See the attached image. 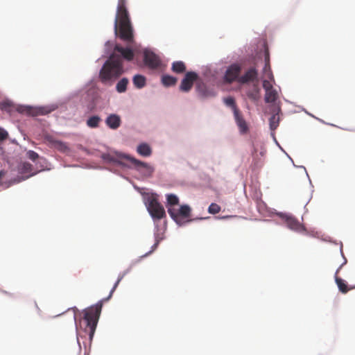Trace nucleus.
<instances>
[{"label": "nucleus", "mask_w": 355, "mask_h": 355, "mask_svg": "<svg viewBox=\"0 0 355 355\" xmlns=\"http://www.w3.org/2000/svg\"><path fill=\"white\" fill-rule=\"evenodd\" d=\"M302 110L303 111H304V112H305V113H306L308 115H309V116H312V117H313V118L316 119L317 120L320 121V122H322V123H324V121L323 120L320 119H318V118L315 117V116H313V114H311V113H309V112H307L305 109L302 108Z\"/></svg>", "instance_id": "obj_43"}, {"label": "nucleus", "mask_w": 355, "mask_h": 355, "mask_svg": "<svg viewBox=\"0 0 355 355\" xmlns=\"http://www.w3.org/2000/svg\"><path fill=\"white\" fill-rule=\"evenodd\" d=\"M50 142L53 147L55 148L57 150L60 151V153H64L69 150L67 144L62 141L51 139Z\"/></svg>", "instance_id": "obj_26"}, {"label": "nucleus", "mask_w": 355, "mask_h": 355, "mask_svg": "<svg viewBox=\"0 0 355 355\" xmlns=\"http://www.w3.org/2000/svg\"><path fill=\"white\" fill-rule=\"evenodd\" d=\"M263 221L269 222V221H270V220H263Z\"/></svg>", "instance_id": "obj_56"}, {"label": "nucleus", "mask_w": 355, "mask_h": 355, "mask_svg": "<svg viewBox=\"0 0 355 355\" xmlns=\"http://www.w3.org/2000/svg\"><path fill=\"white\" fill-rule=\"evenodd\" d=\"M270 110L272 114L269 119V125L270 130L274 131L279 125V117L278 115L281 112V106L275 105L273 108H270Z\"/></svg>", "instance_id": "obj_16"}, {"label": "nucleus", "mask_w": 355, "mask_h": 355, "mask_svg": "<svg viewBox=\"0 0 355 355\" xmlns=\"http://www.w3.org/2000/svg\"><path fill=\"white\" fill-rule=\"evenodd\" d=\"M132 83L137 89H142L146 85V78L141 74H135L132 77Z\"/></svg>", "instance_id": "obj_27"}, {"label": "nucleus", "mask_w": 355, "mask_h": 355, "mask_svg": "<svg viewBox=\"0 0 355 355\" xmlns=\"http://www.w3.org/2000/svg\"><path fill=\"white\" fill-rule=\"evenodd\" d=\"M143 202L150 216L153 220V236L155 243L151 246L149 251L139 257L137 262L141 259L149 256L157 248L159 243L164 239V234L166 228V223L165 220L162 222V220L165 219L166 217L165 209L163 205L159 202V200L157 199V196L155 194L150 196L148 193H143Z\"/></svg>", "instance_id": "obj_3"}, {"label": "nucleus", "mask_w": 355, "mask_h": 355, "mask_svg": "<svg viewBox=\"0 0 355 355\" xmlns=\"http://www.w3.org/2000/svg\"><path fill=\"white\" fill-rule=\"evenodd\" d=\"M230 216H222V217H220V219H225V218H230Z\"/></svg>", "instance_id": "obj_52"}, {"label": "nucleus", "mask_w": 355, "mask_h": 355, "mask_svg": "<svg viewBox=\"0 0 355 355\" xmlns=\"http://www.w3.org/2000/svg\"><path fill=\"white\" fill-rule=\"evenodd\" d=\"M102 118L98 114H92L87 117L86 120V125L89 128H98L102 122Z\"/></svg>", "instance_id": "obj_23"}, {"label": "nucleus", "mask_w": 355, "mask_h": 355, "mask_svg": "<svg viewBox=\"0 0 355 355\" xmlns=\"http://www.w3.org/2000/svg\"><path fill=\"white\" fill-rule=\"evenodd\" d=\"M257 74L256 67H252L239 78V82L243 84L252 82L257 78Z\"/></svg>", "instance_id": "obj_21"}, {"label": "nucleus", "mask_w": 355, "mask_h": 355, "mask_svg": "<svg viewBox=\"0 0 355 355\" xmlns=\"http://www.w3.org/2000/svg\"><path fill=\"white\" fill-rule=\"evenodd\" d=\"M144 63L148 68L155 69L161 65V60L153 51L145 49L144 51Z\"/></svg>", "instance_id": "obj_11"}, {"label": "nucleus", "mask_w": 355, "mask_h": 355, "mask_svg": "<svg viewBox=\"0 0 355 355\" xmlns=\"http://www.w3.org/2000/svg\"><path fill=\"white\" fill-rule=\"evenodd\" d=\"M340 252L342 257L343 258V262L340 264V266L336 270L334 277H335V282L338 286L339 291L343 293H345L349 290L347 288V285L345 284V281L343 279H341L337 276L338 271L341 269V268L344 265H345L347 263V259L345 258V257L343 254V243H340Z\"/></svg>", "instance_id": "obj_15"}, {"label": "nucleus", "mask_w": 355, "mask_h": 355, "mask_svg": "<svg viewBox=\"0 0 355 355\" xmlns=\"http://www.w3.org/2000/svg\"><path fill=\"white\" fill-rule=\"evenodd\" d=\"M68 309H73L74 311L77 310V308L76 306L69 308Z\"/></svg>", "instance_id": "obj_53"}, {"label": "nucleus", "mask_w": 355, "mask_h": 355, "mask_svg": "<svg viewBox=\"0 0 355 355\" xmlns=\"http://www.w3.org/2000/svg\"><path fill=\"white\" fill-rule=\"evenodd\" d=\"M272 137H273V139H274V141H275V142L276 145L279 148V149H280L282 151H283L284 153H286V152L283 149V148L279 145V143H278V141H277V139H276V138H275V135H274L273 134H272Z\"/></svg>", "instance_id": "obj_44"}, {"label": "nucleus", "mask_w": 355, "mask_h": 355, "mask_svg": "<svg viewBox=\"0 0 355 355\" xmlns=\"http://www.w3.org/2000/svg\"><path fill=\"white\" fill-rule=\"evenodd\" d=\"M119 283L120 282H118V279H116V281L115 282V283L113 285L114 289H116L117 288Z\"/></svg>", "instance_id": "obj_46"}, {"label": "nucleus", "mask_w": 355, "mask_h": 355, "mask_svg": "<svg viewBox=\"0 0 355 355\" xmlns=\"http://www.w3.org/2000/svg\"><path fill=\"white\" fill-rule=\"evenodd\" d=\"M116 153L119 157H123L135 165V168L143 176L150 178L153 175L155 168L151 164L137 159L128 154L121 152H116Z\"/></svg>", "instance_id": "obj_8"}, {"label": "nucleus", "mask_w": 355, "mask_h": 355, "mask_svg": "<svg viewBox=\"0 0 355 355\" xmlns=\"http://www.w3.org/2000/svg\"><path fill=\"white\" fill-rule=\"evenodd\" d=\"M133 187H134V189H135L136 191H139V192L141 193V196H142V197H143V193H147V192H144H144H142V191H141V190H142L143 189H141L140 187H137V185H135V184H134V185H133ZM148 195H150H150H153V194H155V195L157 196V199L158 200V196H157V193H148Z\"/></svg>", "instance_id": "obj_40"}, {"label": "nucleus", "mask_w": 355, "mask_h": 355, "mask_svg": "<svg viewBox=\"0 0 355 355\" xmlns=\"http://www.w3.org/2000/svg\"><path fill=\"white\" fill-rule=\"evenodd\" d=\"M8 136V132L4 128L0 127V141L5 140Z\"/></svg>", "instance_id": "obj_38"}, {"label": "nucleus", "mask_w": 355, "mask_h": 355, "mask_svg": "<svg viewBox=\"0 0 355 355\" xmlns=\"http://www.w3.org/2000/svg\"><path fill=\"white\" fill-rule=\"evenodd\" d=\"M137 152L140 155L145 157H148L152 155L153 150L150 146L148 144L143 142L137 146Z\"/></svg>", "instance_id": "obj_24"}, {"label": "nucleus", "mask_w": 355, "mask_h": 355, "mask_svg": "<svg viewBox=\"0 0 355 355\" xmlns=\"http://www.w3.org/2000/svg\"><path fill=\"white\" fill-rule=\"evenodd\" d=\"M196 92L198 97L201 100L214 98L217 95V92L214 87L209 86L204 83H199L196 85Z\"/></svg>", "instance_id": "obj_10"}, {"label": "nucleus", "mask_w": 355, "mask_h": 355, "mask_svg": "<svg viewBox=\"0 0 355 355\" xmlns=\"http://www.w3.org/2000/svg\"><path fill=\"white\" fill-rule=\"evenodd\" d=\"M241 69V65L238 63L230 64L225 71L224 76L225 80L230 83L236 80L239 77Z\"/></svg>", "instance_id": "obj_14"}, {"label": "nucleus", "mask_w": 355, "mask_h": 355, "mask_svg": "<svg viewBox=\"0 0 355 355\" xmlns=\"http://www.w3.org/2000/svg\"><path fill=\"white\" fill-rule=\"evenodd\" d=\"M128 83V78L126 77H123L117 82L115 87L116 91L119 94L125 92L127 90Z\"/></svg>", "instance_id": "obj_29"}, {"label": "nucleus", "mask_w": 355, "mask_h": 355, "mask_svg": "<svg viewBox=\"0 0 355 355\" xmlns=\"http://www.w3.org/2000/svg\"><path fill=\"white\" fill-rule=\"evenodd\" d=\"M119 175H120L121 177H122L123 178L125 179V180H128V178L125 177L124 175H121V174H119Z\"/></svg>", "instance_id": "obj_54"}, {"label": "nucleus", "mask_w": 355, "mask_h": 355, "mask_svg": "<svg viewBox=\"0 0 355 355\" xmlns=\"http://www.w3.org/2000/svg\"><path fill=\"white\" fill-rule=\"evenodd\" d=\"M293 166H294V167H296V168H303V169L304 170L305 173H306V177H307V178H308V179H309V181L310 184H311V179H310V178H309V174H308V173H307V171H306V168H305L304 166H297V165H295V164H293Z\"/></svg>", "instance_id": "obj_42"}, {"label": "nucleus", "mask_w": 355, "mask_h": 355, "mask_svg": "<svg viewBox=\"0 0 355 355\" xmlns=\"http://www.w3.org/2000/svg\"><path fill=\"white\" fill-rule=\"evenodd\" d=\"M220 210V207L216 203L212 202L208 207V212L211 214H216Z\"/></svg>", "instance_id": "obj_36"}, {"label": "nucleus", "mask_w": 355, "mask_h": 355, "mask_svg": "<svg viewBox=\"0 0 355 355\" xmlns=\"http://www.w3.org/2000/svg\"><path fill=\"white\" fill-rule=\"evenodd\" d=\"M3 160L8 165V168L0 171V186L6 189L10 186L19 183L28 178L36 175L38 172L49 170L46 162L35 163L40 165V168L33 171V166L28 162H23V152L20 147L15 146L13 150L2 149Z\"/></svg>", "instance_id": "obj_1"}, {"label": "nucleus", "mask_w": 355, "mask_h": 355, "mask_svg": "<svg viewBox=\"0 0 355 355\" xmlns=\"http://www.w3.org/2000/svg\"><path fill=\"white\" fill-rule=\"evenodd\" d=\"M77 343H78V345L79 347H80V348H81L80 343V341H79V337H78V336H77Z\"/></svg>", "instance_id": "obj_51"}, {"label": "nucleus", "mask_w": 355, "mask_h": 355, "mask_svg": "<svg viewBox=\"0 0 355 355\" xmlns=\"http://www.w3.org/2000/svg\"><path fill=\"white\" fill-rule=\"evenodd\" d=\"M26 157L33 161L34 163L36 162H46V159L43 157H40L39 155L33 150H29L26 152Z\"/></svg>", "instance_id": "obj_32"}, {"label": "nucleus", "mask_w": 355, "mask_h": 355, "mask_svg": "<svg viewBox=\"0 0 355 355\" xmlns=\"http://www.w3.org/2000/svg\"><path fill=\"white\" fill-rule=\"evenodd\" d=\"M80 92V102L87 108V112L94 111L100 98L98 88L88 84Z\"/></svg>", "instance_id": "obj_6"}, {"label": "nucleus", "mask_w": 355, "mask_h": 355, "mask_svg": "<svg viewBox=\"0 0 355 355\" xmlns=\"http://www.w3.org/2000/svg\"><path fill=\"white\" fill-rule=\"evenodd\" d=\"M285 154L286 155V156L288 157V158L289 159V161H291L292 162V164H294V162L293 160V159L289 156V155H288L286 153H285Z\"/></svg>", "instance_id": "obj_49"}, {"label": "nucleus", "mask_w": 355, "mask_h": 355, "mask_svg": "<svg viewBox=\"0 0 355 355\" xmlns=\"http://www.w3.org/2000/svg\"><path fill=\"white\" fill-rule=\"evenodd\" d=\"M252 153L253 155V162H254V166L257 168L261 167L263 165V161L261 159L257 157V155H256L257 149L255 147L253 148V150H252Z\"/></svg>", "instance_id": "obj_35"}, {"label": "nucleus", "mask_w": 355, "mask_h": 355, "mask_svg": "<svg viewBox=\"0 0 355 355\" xmlns=\"http://www.w3.org/2000/svg\"><path fill=\"white\" fill-rule=\"evenodd\" d=\"M83 320L86 322L87 327H89V329L88 336H89V342L91 343L93 340L98 321L92 320L89 318H83Z\"/></svg>", "instance_id": "obj_25"}, {"label": "nucleus", "mask_w": 355, "mask_h": 355, "mask_svg": "<svg viewBox=\"0 0 355 355\" xmlns=\"http://www.w3.org/2000/svg\"><path fill=\"white\" fill-rule=\"evenodd\" d=\"M266 153V150L263 147H261V151L259 153L261 157H263L265 155Z\"/></svg>", "instance_id": "obj_45"}, {"label": "nucleus", "mask_w": 355, "mask_h": 355, "mask_svg": "<svg viewBox=\"0 0 355 355\" xmlns=\"http://www.w3.org/2000/svg\"><path fill=\"white\" fill-rule=\"evenodd\" d=\"M191 209L189 205L184 204L180 207L176 211L172 207H168V213L171 219L180 227L184 226L187 223L196 220H204L206 218L200 217L196 218H189Z\"/></svg>", "instance_id": "obj_7"}, {"label": "nucleus", "mask_w": 355, "mask_h": 355, "mask_svg": "<svg viewBox=\"0 0 355 355\" xmlns=\"http://www.w3.org/2000/svg\"><path fill=\"white\" fill-rule=\"evenodd\" d=\"M271 214H275V215L281 218L282 220H285L287 223L288 228H289L290 230L298 233H306L307 231L304 225L300 223V221L297 218L293 217L292 215L284 212H279L275 209L270 212V215Z\"/></svg>", "instance_id": "obj_9"}, {"label": "nucleus", "mask_w": 355, "mask_h": 355, "mask_svg": "<svg viewBox=\"0 0 355 355\" xmlns=\"http://www.w3.org/2000/svg\"><path fill=\"white\" fill-rule=\"evenodd\" d=\"M262 85L266 92H268L269 89L272 88V85L267 80H263Z\"/></svg>", "instance_id": "obj_39"}, {"label": "nucleus", "mask_w": 355, "mask_h": 355, "mask_svg": "<svg viewBox=\"0 0 355 355\" xmlns=\"http://www.w3.org/2000/svg\"><path fill=\"white\" fill-rule=\"evenodd\" d=\"M171 70L176 73H182L186 71V66L182 61H174L171 65Z\"/></svg>", "instance_id": "obj_30"}, {"label": "nucleus", "mask_w": 355, "mask_h": 355, "mask_svg": "<svg viewBox=\"0 0 355 355\" xmlns=\"http://www.w3.org/2000/svg\"><path fill=\"white\" fill-rule=\"evenodd\" d=\"M105 123L111 130L118 129L121 124V119L117 114H110L105 120Z\"/></svg>", "instance_id": "obj_17"}, {"label": "nucleus", "mask_w": 355, "mask_h": 355, "mask_svg": "<svg viewBox=\"0 0 355 355\" xmlns=\"http://www.w3.org/2000/svg\"><path fill=\"white\" fill-rule=\"evenodd\" d=\"M115 154H116V153H115ZM116 155V157L112 156L109 153H104L101 155L100 157L105 163H108V164L112 163L116 165L121 166L122 167H125V168L128 167L127 164H125V162H123L119 159L121 157H119L117 155Z\"/></svg>", "instance_id": "obj_19"}, {"label": "nucleus", "mask_w": 355, "mask_h": 355, "mask_svg": "<svg viewBox=\"0 0 355 355\" xmlns=\"http://www.w3.org/2000/svg\"><path fill=\"white\" fill-rule=\"evenodd\" d=\"M115 290H116V289H114V287L112 286V288H111V290H110V293H109L110 297H112V296L113 293L114 292V291H115Z\"/></svg>", "instance_id": "obj_47"}, {"label": "nucleus", "mask_w": 355, "mask_h": 355, "mask_svg": "<svg viewBox=\"0 0 355 355\" xmlns=\"http://www.w3.org/2000/svg\"><path fill=\"white\" fill-rule=\"evenodd\" d=\"M103 303V300H100L95 304L83 309V318H87L98 321L101 313Z\"/></svg>", "instance_id": "obj_12"}, {"label": "nucleus", "mask_w": 355, "mask_h": 355, "mask_svg": "<svg viewBox=\"0 0 355 355\" xmlns=\"http://www.w3.org/2000/svg\"><path fill=\"white\" fill-rule=\"evenodd\" d=\"M73 320H74V322H75V324H76V329H77V323H76V313H74V315H73Z\"/></svg>", "instance_id": "obj_50"}, {"label": "nucleus", "mask_w": 355, "mask_h": 355, "mask_svg": "<svg viewBox=\"0 0 355 355\" xmlns=\"http://www.w3.org/2000/svg\"><path fill=\"white\" fill-rule=\"evenodd\" d=\"M257 207L259 211L261 212V210L266 207V205L265 204L264 202L260 200V202L257 203Z\"/></svg>", "instance_id": "obj_41"}, {"label": "nucleus", "mask_w": 355, "mask_h": 355, "mask_svg": "<svg viewBox=\"0 0 355 355\" xmlns=\"http://www.w3.org/2000/svg\"><path fill=\"white\" fill-rule=\"evenodd\" d=\"M137 261L135 262H132V263L130 264V266L124 271L120 272L118 275V277H117V279H118V282H120L123 278L128 274L130 272L131 269H132V267L133 266V265L136 263Z\"/></svg>", "instance_id": "obj_37"}, {"label": "nucleus", "mask_w": 355, "mask_h": 355, "mask_svg": "<svg viewBox=\"0 0 355 355\" xmlns=\"http://www.w3.org/2000/svg\"><path fill=\"white\" fill-rule=\"evenodd\" d=\"M234 118L236 125L239 127V133L241 135L246 134L249 130V128L245 119L241 115L240 111L234 112Z\"/></svg>", "instance_id": "obj_18"}, {"label": "nucleus", "mask_w": 355, "mask_h": 355, "mask_svg": "<svg viewBox=\"0 0 355 355\" xmlns=\"http://www.w3.org/2000/svg\"><path fill=\"white\" fill-rule=\"evenodd\" d=\"M105 168V169L109 170L110 171H112V172L116 173L115 171H112V169H109V168Z\"/></svg>", "instance_id": "obj_55"}, {"label": "nucleus", "mask_w": 355, "mask_h": 355, "mask_svg": "<svg viewBox=\"0 0 355 355\" xmlns=\"http://www.w3.org/2000/svg\"><path fill=\"white\" fill-rule=\"evenodd\" d=\"M309 202H310V199H309V200H308V202H307L306 203H308ZM307 205V204H306L305 205ZM306 207V206H304V207Z\"/></svg>", "instance_id": "obj_57"}, {"label": "nucleus", "mask_w": 355, "mask_h": 355, "mask_svg": "<svg viewBox=\"0 0 355 355\" xmlns=\"http://www.w3.org/2000/svg\"><path fill=\"white\" fill-rule=\"evenodd\" d=\"M113 45H114L113 42H112L110 40H107L105 42L104 53L102 55V57H108L109 55L112 53H117L116 51H112ZM113 50H114V48L113 49ZM118 54H119V53H118Z\"/></svg>", "instance_id": "obj_33"}, {"label": "nucleus", "mask_w": 355, "mask_h": 355, "mask_svg": "<svg viewBox=\"0 0 355 355\" xmlns=\"http://www.w3.org/2000/svg\"><path fill=\"white\" fill-rule=\"evenodd\" d=\"M114 31L116 36L128 43L133 41V27L129 12L125 7V0H119L114 21Z\"/></svg>", "instance_id": "obj_4"}, {"label": "nucleus", "mask_w": 355, "mask_h": 355, "mask_svg": "<svg viewBox=\"0 0 355 355\" xmlns=\"http://www.w3.org/2000/svg\"><path fill=\"white\" fill-rule=\"evenodd\" d=\"M111 297H110V295H108L107 297L103 298L102 300H103V302H104L108 301Z\"/></svg>", "instance_id": "obj_48"}, {"label": "nucleus", "mask_w": 355, "mask_h": 355, "mask_svg": "<svg viewBox=\"0 0 355 355\" xmlns=\"http://www.w3.org/2000/svg\"><path fill=\"white\" fill-rule=\"evenodd\" d=\"M166 207H172L179 204V198L174 193H168L166 195Z\"/></svg>", "instance_id": "obj_31"}, {"label": "nucleus", "mask_w": 355, "mask_h": 355, "mask_svg": "<svg viewBox=\"0 0 355 355\" xmlns=\"http://www.w3.org/2000/svg\"><path fill=\"white\" fill-rule=\"evenodd\" d=\"M58 107L55 105H50L45 106H31L24 105H18L15 106L12 101L9 99H5L0 102V109L8 113L11 112L15 109L18 113L24 114L27 116H37L48 114Z\"/></svg>", "instance_id": "obj_5"}, {"label": "nucleus", "mask_w": 355, "mask_h": 355, "mask_svg": "<svg viewBox=\"0 0 355 355\" xmlns=\"http://www.w3.org/2000/svg\"><path fill=\"white\" fill-rule=\"evenodd\" d=\"M198 75L195 71H187L181 80L180 90L184 92H188L193 87V83L197 80Z\"/></svg>", "instance_id": "obj_13"}, {"label": "nucleus", "mask_w": 355, "mask_h": 355, "mask_svg": "<svg viewBox=\"0 0 355 355\" xmlns=\"http://www.w3.org/2000/svg\"><path fill=\"white\" fill-rule=\"evenodd\" d=\"M178 78L175 76L168 74H164L162 76V83L164 86L168 87L175 85Z\"/></svg>", "instance_id": "obj_28"}, {"label": "nucleus", "mask_w": 355, "mask_h": 355, "mask_svg": "<svg viewBox=\"0 0 355 355\" xmlns=\"http://www.w3.org/2000/svg\"><path fill=\"white\" fill-rule=\"evenodd\" d=\"M264 47V62L265 65L263 68V72L267 76L268 79L271 81H274V76L272 70L270 67V55L268 49L266 48V44H263Z\"/></svg>", "instance_id": "obj_20"}, {"label": "nucleus", "mask_w": 355, "mask_h": 355, "mask_svg": "<svg viewBox=\"0 0 355 355\" xmlns=\"http://www.w3.org/2000/svg\"><path fill=\"white\" fill-rule=\"evenodd\" d=\"M277 96V92L272 87L268 92H266L264 101L267 103H272V105L270 106V108H273L275 105H279V103H276Z\"/></svg>", "instance_id": "obj_22"}, {"label": "nucleus", "mask_w": 355, "mask_h": 355, "mask_svg": "<svg viewBox=\"0 0 355 355\" xmlns=\"http://www.w3.org/2000/svg\"><path fill=\"white\" fill-rule=\"evenodd\" d=\"M223 101L225 103V104L231 107L232 110V112H233V114H234V112L235 111H239L237 106H236V102H235V99L234 97L232 96H228L227 98H225L223 99Z\"/></svg>", "instance_id": "obj_34"}, {"label": "nucleus", "mask_w": 355, "mask_h": 355, "mask_svg": "<svg viewBox=\"0 0 355 355\" xmlns=\"http://www.w3.org/2000/svg\"><path fill=\"white\" fill-rule=\"evenodd\" d=\"M114 51L119 54L110 53L98 73L100 81L106 86L112 85L125 72L123 67V60L130 61L135 56L134 51L130 46L123 47L116 44H114Z\"/></svg>", "instance_id": "obj_2"}]
</instances>
